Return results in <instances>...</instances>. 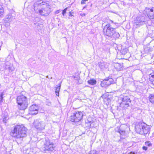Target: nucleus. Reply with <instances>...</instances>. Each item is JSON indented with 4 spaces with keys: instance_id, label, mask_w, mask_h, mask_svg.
<instances>
[{
    "instance_id": "34",
    "label": "nucleus",
    "mask_w": 154,
    "mask_h": 154,
    "mask_svg": "<svg viewBox=\"0 0 154 154\" xmlns=\"http://www.w3.org/2000/svg\"><path fill=\"white\" fill-rule=\"evenodd\" d=\"M96 150H92L90 151L89 154H96Z\"/></svg>"
},
{
    "instance_id": "42",
    "label": "nucleus",
    "mask_w": 154,
    "mask_h": 154,
    "mask_svg": "<svg viewBox=\"0 0 154 154\" xmlns=\"http://www.w3.org/2000/svg\"><path fill=\"white\" fill-rule=\"evenodd\" d=\"M150 27H151V26H149V27H147V28H148V29L149 28H150Z\"/></svg>"
},
{
    "instance_id": "12",
    "label": "nucleus",
    "mask_w": 154,
    "mask_h": 154,
    "mask_svg": "<svg viewBox=\"0 0 154 154\" xmlns=\"http://www.w3.org/2000/svg\"><path fill=\"white\" fill-rule=\"evenodd\" d=\"M143 126L142 131L143 132L141 133V134H149L150 133V126L146 124H143Z\"/></svg>"
},
{
    "instance_id": "29",
    "label": "nucleus",
    "mask_w": 154,
    "mask_h": 154,
    "mask_svg": "<svg viewBox=\"0 0 154 154\" xmlns=\"http://www.w3.org/2000/svg\"><path fill=\"white\" fill-rule=\"evenodd\" d=\"M8 119V118L6 116L5 117L4 116L3 120V122L5 123H6Z\"/></svg>"
},
{
    "instance_id": "24",
    "label": "nucleus",
    "mask_w": 154,
    "mask_h": 154,
    "mask_svg": "<svg viewBox=\"0 0 154 154\" xmlns=\"http://www.w3.org/2000/svg\"><path fill=\"white\" fill-rule=\"evenodd\" d=\"M128 51V49L127 48H124L123 49H122L121 52L122 54H125L127 53Z\"/></svg>"
},
{
    "instance_id": "36",
    "label": "nucleus",
    "mask_w": 154,
    "mask_h": 154,
    "mask_svg": "<svg viewBox=\"0 0 154 154\" xmlns=\"http://www.w3.org/2000/svg\"><path fill=\"white\" fill-rule=\"evenodd\" d=\"M86 1H85V0H82L81 1V3L82 4H84L85 3V2Z\"/></svg>"
},
{
    "instance_id": "39",
    "label": "nucleus",
    "mask_w": 154,
    "mask_h": 154,
    "mask_svg": "<svg viewBox=\"0 0 154 154\" xmlns=\"http://www.w3.org/2000/svg\"><path fill=\"white\" fill-rule=\"evenodd\" d=\"M1 10H3L2 6L0 4V11Z\"/></svg>"
},
{
    "instance_id": "6",
    "label": "nucleus",
    "mask_w": 154,
    "mask_h": 154,
    "mask_svg": "<svg viewBox=\"0 0 154 154\" xmlns=\"http://www.w3.org/2000/svg\"><path fill=\"white\" fill-rule=\"evenodd\" d=\"M145 23L144 16L137 17L134 19V25L136 28H138Z\"/></svg>"
},
{
    "instance_id": "21",
    "label": "nucleus",
    "mask_w": 154,
    "mask_h": 154,
    "mask_svg": "<svg viewBox=\"0 0 154 154\" xmlns=\"http://www.w3.org/2000/svg\"><path fill=\"white\" fill-rule=\"evenodd\" d=\"M88 83L91 85H94L96 84V81L93 79H91L90 80L88 81Z\"/></svg>"
},
{
    "instance_id": "41",
    "label": "nucleus",
    "mask_w": 154,
    "mask_h": 154,
    "mask_svg": "<svg viewBox=\"0 0 154 154\" xmlns=\"http://www.w3.org/2000/svg\"><path fill=\"white\" fill-rule=\"evenodd\" d=\"M86 7H87V6H86H86H84V8H83V9H85V8H86Z\"/></svg>"
},
{
    "instance_id": "46",
    "label": "nucleus",
    "mask_w": 154,
    "mask_h": 154,
    "mask_svg": "<svg viewBox=\"0 0 154 154\" xmlns=\"http://www.w3.org/2000/svg\"><path fill=\"white\" fill-rule=\"evenodd\" d=\"M85 1H88V0H85Z\"/></svg>"
},
{
    "instance_id": "31",
    "label": "nucleus",
    "mask_w": 154,
    "mask_h": 154,
    "mask_svg": "<svg viewBox=\"0 0 154 154\" xmlns=\"http://www.w3.org/2000/svg\"><path fill=\"white\" fill-rule=\"evenodd\" d=\"M104 100L105 101H108L107 103H106V104L107 105L108 104H109V102H110V99H109L108 98H105V99H104Z\"/></svg>"
},
{
    "instance_id": "35",
    "label": "nucleus",
    "mask_w": 154,
    "mask_h": 154,
    "mask_svg": "<svg viewBox=\"0 0 154 154\" xmlns=\"http://www.w3.org/2000/svg\"><path fill=\"white\" fill-rule=\"evenodd\" d=\"M4 12V10H1L0 11V16H2Z\"/></svg>"
},
{
    "instance_id": "22",
    "label": "nucleus",
    "mask_w": 154,
    "mask_h": 154,
    "mask_svg": "<svg viewBox=\"0 0 154 154\" xmlns=\"http://www.w3.org/2000/svg\"><path fill=\"white\" fill-rule=\"evenodd\" d=\"M151 77L149 78L150 83L154 85V75H151Z\"/></svg>"
},
{
    "instance_id": "7",
    "label": "nucleus",
    "mask_w": 154,
    "mask_h": 154,
    "mask_svg": "<svg viewBox=\"0 0 154 154\" xmlns=\"http://www.w3.org/2000/svg\"><path fill=\"white\" fill-rule=\"evenodd\" d=\"M121 99L122 102L120 103V106L122 108V109H126L129 106L131 100L128 96H123L122 98H121Z\"/></svg>"
},
{
    "instance_id": "13",
    "label": "nucleus",
    "mask_w": 154,
    "mask_h": 154,
    "mask_svg": "<svg viewBox=\"0 0 154 154\" xmlns=\"http://www.w3.org/2000/svg\"><path fill=\"white\" fill-rule=\"evenodd\" d=\"M143 125V124L141 123H137L136 124L135 129L137 133L141 134L143 132L142 131Z\"/></svg>"
},
{
    "instance_id": "2",
    "label": "nucleus",
    "mask_w": 154,
    "mask_h": 154,
    "mask_svg": "<svg viewBox=\"0 0 154 154\" xmlns=\"http://www.w3.org/2000/svg\"><path fill=\"white\" fill-rule=\"evenodd\" d=\"M103 32L105 35L110 37L112 39L116 40L120 36L119 33L116 31L110 24H107L104 27Z\"/></svg>"
},
{
    "instance_id": "10",
    "label": "nucleus",
    "mask_w": 154,
    "mask_h": 154,
    "mask_svg": "<svg viewBox=\"0 0 154 154\" xmlns=\"http://www.w3.org/2000/svg\"><path fill=\"white\" fill-rule=\"evenodd\" d=\"M113 82L112 79L109 77L101 81L100 85L102 87L106 88L112 83Z\"/></svg>"
},
{
    "instance_id": "37",
    "label": "nucleus",
    "mask_w": 154,
    "mask_h": 154,
    "mask_svg": "<svg viewBox=\"0 0 154 154\" xmlns=\"http://www.w3.org/2000/svg\"><path fill=\"white\" fill-rule=\"evenodd\" d=\"M143 149L145 150H146L147 149V148L146 146H143Z\"/></svg>"
},
{
    "instance_id": "43",
    "label": "nucleus",
    "mask_w": 154,
    "mask_h": 154,
    "mask_svg": "<svg viewBox=\"0 0 154 154\" xmlns=\"http://www.w3.org/2000/svg\"><path fill=\"white\" fill-rule=\"evenodd\" d=\"M51 103H49V104H48V105H51Z\"/></svg>"
},
{
    "instance_id": "18",
    "label": "nucleus",
    "mask_w": 154,
    "mask_h": 154,
    "mask_svg": "<svg viewBox=\"0 0 154 154\" xmlns=\"http://www.w3.org/2000/svg\"><path fill=\"white\" fill-rule=\"evenodd\" d=\"M73 78L75 80L77 81L76 82L77 84H80L82 83V81L80 79V77L79 75H77L73 76Z\"/></svg>"
},
{
    "instance_id": "8",
    "label": "nucleus",
    "mask_w": 154,
    "mask_h": 154,
    "mask_svg": "<svg viewBox=\"0 0 154 154\" xmlns=\"http://www.w3.org/2000/svg\"><path fill=\"white\" fill-rule=\"evenodd\" d=\"M43 5L42 10H39V13L42 16H47L50 12V5L47 3H44Z\"/></svg>"
},
{
    "instance_id": "38",
    "label": "nucleus",
    "mask_w": 154,
    "mask_h": 154,
    "mask_svg": "<svg viewBox=\"0 0 154 154\" xmlns=\"http://www.w3.org/2000/svg\"><path fill=\"white\" fill-rule=\"evenodd\" d=\"M61 11L60 10H57L56 12H55V14H58V13H59L60 11Z\"/></svg>"
},
{
    "instance_id": "30",
    "label": "nucleus",
    "mask_w": 154,
    "mask_h": 154,
    "mask_svg": "<svg viewBox=\"0 0 154 154\" xmlns=\"http://www.w3.org/2000/svg\"><path fill=\"white\" fill-rule=\"evenodd\" d=\"M145 143L146 146H152V144L149 141L146 142Z\"/></svg>"
},
{
    "instance_id": "14",
    "label": "nucleus",
    "mask_w": 154,
    "mask_h": 154,
    "mask_svg": "<svg viewBox=\"0 0 154 154\" xmlns=\"http://www.w3.org/2000/svg\"><path fill=\"white\" fill-rule=\"evenodd\" d=\"M29 110L31 114L36 115L38 113V108L36 105H33L29 107Z\"/></svg>"
},
{
    "instance_id": "33",
    "label": "nucleus",
    "mask_w": 154,
    "mask_h": 154,
    "mask_svg": "<svg viewBox=\"0 0 154 154\" xmlns=\"http://www.w3.org/2000/svg\"><path fill=\"white\" fill-rule=\"evenodd\" d=\"M39 5V3H35L34 5V10L35 11V9H36V7L38 6Z\"/></svg>"
},
{
    "instance_id": "15",
    "label": "nucleus",
    "mask_w": 154,
    "mask_h": 154,
    "mask_svg": "<svg viewBox=\"0 0 154 154\" xmlns=\"http://www.w3.org/2000/svg\"><path fill=\"white\" fill-rule=\"evenodd\" d=\"M146 11L147 12V14L149 19H152L154 18V12L153 9H146Z\"/></svg>"
},
{
    "instance_id": "23",
    "label": "nucleus",
    "mask_w": 154,
    "mask_h": 154,
    "mask_svg": "<svg viewBox=\"0 0 154 154\" xmlns=\"http://www.w3.org/2000/svg\"><path fill=\"white\" fill-rule=\"evenodd\" d=\"M149 100L152 103H154V94H151L149 96Z\"/></svg>"
},
{
    "instance_id": "9",
    "label": "nucleus",
    "mask_w": 154,
    "mask_h": 154,
    "mask_svg": "<svg viewBox=\"0 0 154 154\" xmlns=\"http://www.w3.org/2000/svg\"><path fill=\"white\" fill-rule=\"evenodd\" d=\"M45 148L48 150L52 151L54 150L55 146L54 144L48 139H46L44 143Z\"/></svg>"
},
{
    "instance_id": "26",
    "label": "nucleus",
    "mask_w": 154,
    "mask_h": 154,
    "mask_svg": "<svg viewBox=\"0 0 154 154\" xmlns=\"http://www.w3.org/2000/svg\"><path fill=\"white\" fill-rule=\"evenodd\" d=\"M5 68L6 69H8L10 72H12L14 69V68L12 67L9 66H7L6 65Z\"/></svg>"
},
{
    "instance_id": "48",
    "label": "nucleus",
    "mask_w": 154,
    "mask_h": 154,
    "mask_svg": "<svg viewBox=\"0 0 154 154\" xmlns=\"http://www.w3.org/2000/svg\"><path fill=\"white\" fill-rule=\"evenodd\" d=\"M150 32V33L151 32H149V33Z\"/></svg>"
},
{
    "instance_id": "16",
    "label": "nucleus",
    "mask_w": 154,
    "mask_h": 154,
    "mask_svg": "<svg viewBox=\"0 0 154 154\" xmlns=\"http://www.w3.org/2000/svg\"><path fill=\"white\" fill-rule=\"evenodd\" d=\"M15 19V18L14 16H12L11 14H9L6 16L5 19V21L6 23H9L13 21Z\"/></svg>"
},
{
    "instance_id": "3",
    "label": "nucleus",
    "mask_w": 154,
    "mask_h": 154,
    "mask_svg": "<svg viewBox=\"0 0 154 154\" xmlns=\"http://www.w3.org/2000/svg\"><path fill=\"white\" fill-rule=\"evenodd\" d=\"M17 102L19 109L24 110L26 109L28 103L27 98L25 96L23 95L18 96L17 98Z\"/></svg>"
},
{
    "instance_id": "45",
    "label": "nucleus",
    "mask_w": 154,
    "mask_h": 154,
    "mask_svg": "<svg viewBox=\"0 0 154 154\" xmlns=\"http://www.w3.org/2000/svg\"><path fill=\"white\" fill-rule=\"evenodd\" d=\"M120 141H121V140H119V142H120Z\"/></svg>"
},
{
    "instance_id": "28",
    "label": "nucleus",
    "mask_w": 154,
    "mask_h": 154,
    "mask_svg": "<svg viewBox=\"0 0 154 154\" xmlns=\"http://www.w3.org/2000/svg\"><path fill=\"white\" fill-rule=\"evenodd\" d=\"M67 9V7H66L65 9H64L62 11V14L63 17H65L64 16L65 15V14L66 13V11Z\"/></svg>"
},
{
    "instance_id": "5",
    "label": "nucleus",
    "mask_w": 154,
    "mask_h": 154,
    "mask_svg": "<svg viewBox=\"0 0 154 154\" xmlns=\"http://www.w3.org/2000/svg\"><path fill=\"white\" fill-rule=\"evenodd\" d=\"M34 125L37 129L42 131L45 129L46 123L45 121L41 119H37L34 121Z\"/></svg>"
},
{
    "instance_id": "25",
    "label": "nucleus",
    "mask_w": 154,
    "mask_h": 154,
    "mask_svg": "<svg viewBox=\"0 0 154 154\" xmlns=\"http://www.w3.org/2000/svg\"><path fill=\"white\" fill-rule=\"evenodd\" d=\"M74 14V13L73 11H70L69 12L68 14V15L69 16V19H72L73 18L74 16L73 15V14Z\"/></svg>"
},
{
    "instance_id": "27",
    "label": "nucleus",
    "mask_w": 154,
    "mask_h": 154,
    "mask_svg": "<svg viewBox=\"0 0 154 154\" xmlns=\"http://www.w3.org/2000/svg\"><path fill=\"white\" fill-rule=\"evenodd\" d=\"M94 122L92 121H90L88 123V125L89 128L94 127Z\"/></svg>"
},
{
    "instance_id": "17",
    "label": "nucleus",
    "mask_w": 154,
    "mask_h": 154,
    "mask_svg": "<svg viewBox=\"0 0 154 154\" xmlns=\"http://www.w3.org/2000/svg\"><path fill=\"white\" fill-rule=\"evenodd\" d=\"M114 66L117 71H119L123 70V64L122 63H117L114 64Z\"/></svg>"
},
{
    "instance_id": "19",
    "label": "nucleus",
    "mask_w": 154,
    "mask_h": 154,
    "mask_svg": "<svg viewBox=\"0 0 154 154\" xmlns=\"http://www.w3.org/2000/svg\"><path fill=\"white\" fill-rule=\"evenodd\" d=\"M59 85H57L55 88V90H56V91H55L56 94V95L58 96H59V91H60V86H61V85H60V84Z\"/></svg>"
},
{
    "instance_id": "20",
    "label": "nucleus",
    "mask_w": 154,
    "mask_h": 154,
    "mask_svg": "<svg viewBox=\"0 0 154 154\" xmlns=\"http://www.w3.org/2000/svg\"><path fill=\"white\" fill-rule=\"evenodd\" d=\"M118 132L121 135H124L125 133V130L122 129L121 127L119 128Z\"/></svg>"
},
{
    "instance_id": "40",
    "label": "nucleus",
    "mask_w": 154,
    "mask_h": 154,
    "mask_svg": "<svg viewBox=\"0 0 154 154\" xmlns=\"http://www.w3.org/2000/svg\"><path fill=\"white\" fill-rule=\"evenodd\" d=\"M66 131H66L65 130L63 131V134H64V133H65Z\"/></svg>"
},
{
    "instance_id": "44",
    "label": "nucleus",
    "mask_w": 154,
    "mask_h": 154,
    "mask_svg": "<svg viewBox=\"0 0 154 154\" xmlns=\"http://www.w3.org/2000/svg\"><path fill=\"white\" fill-rule=\"evenodd\" d=\"M46 77L47 78H48V76L47 75L46 76Z\"/></svg>"
},
{
    "instance_id": "4",
    "label": "nucleus",
    "mask_w": 154,
    "mask_h": 154,
    "mask_svg": "<svg viewBox=\"0 0 154 154\" xmlns=\"http://www.w3.org/2000/svg\"><path fill=\"white\" fill-rule=\"evenodd\" d=\"M83 114L81 111L75 112L69 117L70 121L74 122L80 121L82 118Z\"/></svg>"
},
{
    "instance_id": "32",
    "label": "nucleus",
    "mask_w": 154,
    "mask_h": 154,
    "mask_svg": "<svg viewBox=\"0 0 154 154\" xmlns=\"http://www.w3.org/2000/svg\"><path fill=\"white\" fill-rule=\"evenodd\" d=\"M4 95V94L2 92L0 94V99H1V101L2 102V100H3V96Z\"/></svg>"
},
{
    "instance_id": "11",
    "label": "nucleus",
    "mask_w": 154,
    "mask_h": 154,
    "mask_svg": "<svg viewBox=\"0 0 154 154\" xmlns=\"http://www.w3.org/2000/svg\"><path fill=\"white\" fill-rule=\"evenodd\" d=\"M98 66L101 70H103L108 67V63L102 60L98 62Z\"/></svg>"
},
{
    "instance_id": "1",
    "label": "nucleus",
    "mask_w": 154,
    "mask_h": 154,
    "mask_svg": "<svg viewBox=\"0 0 154 154\" xmlns=\"http://www.w3.org/2000/svg\"><path fill=\"white\" fill-rule=\"evenodd\" d=\"M27 129L23 125H17L11 129L10 135L15 139L20 140L26 137Z\"/></svg>"
},
{
    "instance_id": "47",
    "label": "nucleus",
    "mask_w": 154,
    "mask_h": 154,
    "mask_svg": "<svg viewBox=\"0 0 154 154\" xmlns=\"http://www.w3.org/2000/svg\"><path fill=\"white\" fill-rule=\"evenodd\" d=\"M40 5H42V4H41V3H40Z\"/></svg>"
}]
</instances>
